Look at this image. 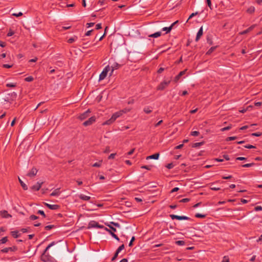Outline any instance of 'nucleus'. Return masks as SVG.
I'll return each mask as SVG.
<instances>
[{
  "label": "nucleus",
  "mask_w": 262,
  "mask_h": 262,
  "mask_svg": "<svg viewBox=\"0 0 262 262\" xmlns=\"http://www.w3.org/2000/svg\"><path fill=\"white\" fill-rule=\"evenodd\" d=\"M123 114V111H118L114 113L112 117L108 120L103 123V125H110L113 123L118 118Z\"/></svg>",
  "instance_id": "nucleus-1"
},
{
  "label": "nucleus",
  "mask_w": 262,
  "mask_h": 262,
  "mask_svg": "<svg viewBox=\"0 0 262 262\" xmlns=\"http://www.w3.org/2000/svg\"><path fill=\"white\" fill-rule=\"evenodd\" d=\"M130 60L132 62H136L138 60H139L140 58L139 57V53L135 50L131 51L130 52H129Z\"/></svg>",
  "instance_id": "nucleus-2"
},
{
  "label": "nucleus",
  "mask_w": 262,
  "mask_h": 262,
  "mask_svg": "<svg viewBox=\"0 0 262 262\" xmlns=\"http://www.w3.org/2000/svg\"><path fill=\"white\" fill-rule=\"evenodd\" d=\"M111 70V68L110 66H107L105 67V68L103 69L101 73L99 75V80H103L107 76V73L108 71H110Z\"/></svg>",
  "instance_id": "nucleus-3"
},
{
  "label": "nucleus",
  "mask_w": 262,
  "mask_h": 262,
  "mask_svg": "<svg viewBox=\"0 0 262 262\" xmlns=\"http://www.w3.org/2000/svg\"><path fill=\"white\" fill-rule=\"evenodd\" d=\"M170 217L172 220L177 219L178 220H191L190 217L186 216H180L178 215L170 214Z\"/></svg>",
  "instance_id": "nucleus-4"
},
{
  "label": "nucleus",
  "mask_w": 262,
  "mask_h": 262,
  "mask_svg": "<svg viewBox=\"0 0 262 262\" xmlns=\"http://www.w3.org/2000/svg\"><path fill=\"white\" fill-rule=\"evenodd\" d=\"M170 80H167V81H163L162 82L160 83V84L158 85L157 89L158 90H164L170 83Z\"/></svg>",
  "instance_id": "nucleus-5"
},
{
  "label": "nucleus",
  "mask_w": 262,
  "mask_h": 262,
  "mask_svg": "<svg viewBox=\"0 0 262 262\" xmlns=\"http://www.w3.org/2000/svg\"><path fill=\"white\" fill-rule=\"evenodd\" d=\"M110 64H111V66L110 67L111 69L110 75L111 76L113 75V73L114 71L115 70H117V69H119L121 67V65L116 62H113L112 63L111 61H110Z\"/></svg>",
  "instance_id": "nucleus-6"
},
{
  "label": "nucleus",
  "mask_w": 262,
  "mask_h": 262,
  "mask_svg": "<svg viewBox=\"0 0 262 262\" xmlns=\"http://www.w3.org/2000/svg\"><path fill=\"white\" fill-rule=\"evenodd\" d=\"M96 121V117L95 116H92L90 117L88 120L84 121L83 123V125L85 126H87L92 124Z\"/></svg>",
  "instance_id": "nucleus-7"
},
{
  "label": "nucleus",
  "mask_w": 262,
  "mask_h": 262,
  "mask_svg": "<svg viewBox=\"0 0 262 262\" xmlns=\"http://www.w3.org/2000/svg\"><path fill=\"white\" fill-rule=\"evenodd\" d=\"M89 226L90 227L97 228H100V229L104 228L105 229V228L103 225H101L99 224L97 222H96L95 221L91 222L89 224Z\"/></svg>",
  "instance_id": "nucleus-8"
},
{
  "label": "nucleus",
  "mask_w": 262,
  "mask_h": 262,
  "mask_svg": "<svg viewBox=\"0 0 262 262\" xmlns=\"http://www.w3.org/2000/svg\"><path fill=\"white\" fill-rule=\"evenodd\" d=\"M90 110H88L84 112L83 113L80 114L79 116V118L82 120L87 118L89 116V114L90 113Z\"/></svg>",
  "instance_id": "nucleus-9"
},
{
  "label": "nucleus",
  "mask_w": 262,
  "mask_h": 262,
  "mask_svg": "<svg viewBox=\"0 0 262 262\" xmlns=\"http://www.w3.org/2000/svg\"><path fill=\"white\" fill-rule=\"evenodd\" d=\"M256 26L257 25L256 24L253 25L251 26L250 27H249L247 29H246L242 32H241L239 34L241 35H244L246 33H248L249 32L251 31L253 29H254L256 27Z\"/></svg>",
  "instance_id": "nucleus-10"
},
{
  "label": "nucleus",
  "mask_w": 262,
  "mask_h": 262,
  "mask_svg": "<svg viewBox=\"0 0 262 262\" xmlns=\"http://www.w3.org/2000/svg\"><path fill=\"white\" fill-rule=\"evenodd\" d=\"M42 184V182H37L36 183V184H35V185H33L31 187V189L33 190H35V191L39 190Z\"/></svg>",
  "instance_id": "nucleus-11"
},
{
  "label": "nucleus",
  "mask_w": 262,
  "mask_h": 262,
  "mask_svg": "<svg viewBox=\"0 0 262 262\" xmlns=\"http://www.w3.org/2000/svg\"><path fill=\"white\" fill-rule=\"evenodd\" d=\"M79 46L81 47L83 49L91 47L89 42H84L83 41L80 42Z\"/></svg>",
  "instance_id": "nucleus-12"
},
{
  "label": "nucleus",
  "mask_w": 262,
  "mask_h": 262,
  "mask_svg": "<svg viewBox=\"0 0 262 262\" xmlns=\"http://www.w3.org/2000/svg\"><path fill=\"white\" fill-rule=\"evenodd\" d=\"M203 33V27H201L197 33L195 40L198 41Z\"/></svg>",
  "instance_id": "nucleus-13"
},
{
  "label": "nucleus",
  "mask_w": 262,
  "mask_h": 262,
  "mask_svg": "<svg viewBox=\"0 0 262 262\" xmlns=\"http://www.w3.org/2000/svg\"><path fill=\"white\" fill-rule=\"evenodd\" d=\"M37 172V170L35 168H33L31 171L28 173L27 176L30 177L35 176Z\"/></svg>",
  "instance_id": "nucleus-14"
},
{
  "label": "nucleus",
  "mask_w": 262,
  "mask_h": 262,
  "mask_svg": "<svg viewBox=\"0 0 262 262\" xmlns=\"http://www.w3.org/2000/svg\"><path fill=\"white\" fill-rule=\"evenodd\" d=\"M50 256L47 255L46 253H43L41 257V259L45 262H47L50 260Z\"/></svg>",
  "instance_id": "nucleus-15"
},
{
  "label": "nucleus",
  "mask_w": 262,
  "mask_h": 262,
  "mask_svg": "<svg viewBox=\"0 0 262 262\" xmlns=\"http://www.w3.org/2000/svg\"><path fill=\"white\" fill-rule=\"evenodd\" d=\"M0 214L3 217L8 218L11 216L10 214H9L8 212L6 210H3L0 211Z\"/></svg>",
  "instance_id": "nucleus-16"
},
{
  "label": "nucleus",
  "mask_w": 262,
  "mask_h": 262,
  "mask_svg": "<svg viewBox=\"0 0 262 262\" xmlns=\"http://www.w3.org/2000/svg\"><path fill=\"white\" fill-rule=\"evenodd\" d=\"M105 230L107 231L110 234H111V235L114 238H115L116 240L117 241H119V237H118V236L115 234L113 232H112L111 230H109L108 228H105Z\"/></svg>",
  "instance_id": "nucleus-17"
},
{
  "label": "nucleus",
  "mask_w": 262,
  "mask_h": 262,
  "mask_svg": "<svg viewBox=\"0 0 262 262\" xmlns=\"http://www.w3.org/2000/svg\"><path fill=\"white\" fill-rule=\"evenodd\" d=\"M159 157V154L156 153L151 156H148L146 158V159H155L157 160Z\"/></svg>",
  "instance_id": "nucleus-18"
},
{
  "label": "nucleus",
  "mask_w": 262,
  "mask_h": 262,
  "mask_svg": "<svg viewBox=\"0 0 262 262\" xmlns=\"http://www.w3.org/2000/svg\"><path fill=\"white\" fill-rule=\"evenodd\" d=\"M60 193V189L57 188L55 189L51 194V196H58Z\"/></svg>",
  "instance_id": "nucleus-19"
},
{
  "label": "nucleus",
  "mask_w": 262,
  "mask_h": 262,
  "mask_svg": "<svg viewBox=\"0 0 262 262\" xmlns=\"http://www.w3.org/2000/svg\"><path fill=\"white\" fill-rule=\"evenodd\" d=\"M79 198L80 199H81L82 200H84V201H89L91 199L90 196L85 195L83 194H80V195H79Z\"/></svg>",
  "instance_id": "nucleus-20"
},
{
  "label": "nucleus",
  "mask_w": 262,
  "mask_h": 262,
  "mask_svg": "<svg viewBox=\"0 0 262 262\" xmlns=\"http://www.w3.org/2000/svg\"><path fill=\"white\" fill-rule=\"evenodd\" d=\"M162 34V33L160 31H159V32H157L154 34H151L150 35H148V37H154V38H157V37H158L159 36H160Z\"/></svg>",
  "instance_id": "nucleus-21"
},
{
  "label": "nucleus",
  "mask_w": 262,
  "mask_h": 262,
  "mask_svg": "<svg viewBox=\"0 0 262 262\" xmlns=\"http://www.w3.org/2000/svg\"><path fill=\"white\" fill-rule=\"evenodd\" d=\"M78 40V37L76 36H74L73 37H72L68 39L67 42L70 43H72L75 41H76Z\"/></svg>",
  "instance_id": "nucleus-22"
},
{
  "label": "nucleus",
  "mask_w": 262,
  "mask_h": 262,
  "mask_svg": "<svg viewBox=\"0 0 262 262\" xmlns=\"http://www.w3.org/2000/svg\"><path fill=\"white\" fill-rule=\"evenodd\" d=\"M11 234L12 236L14 238H15L18 237L20 236V234L18 233V231H11Z\"/></svg>",
  "instance_id": "nucleus-23"
},
{
  "label": "nucleus",
  "mask_w": 262,
  "mask_h": 262,
  "mask_svg": "<svg viewBox=\"0 0 262 262\" xmlns=\"http://www.w3.org/2000/svg\"><path fill=\"white\" fill-rule=\"evenodd\" d=\"M59 208V206L58 205H56V204H54V205L50 204V207H49V209H50L51 210H57Z\"/></svg>",
  "instance_id": "nucleus-24"
},
{
  "label": "nucleus",
  "mask_w": 262,
  "mask_h": 262,
  "mask_svg": "<svg viewBox=\"0 0 262 262\" xmlns=\"http://www.w3.org/2000/svg\"><path fill=\"white\" fill-rule=\"evenodd\" d=\"M18 180H19V182L21 186H22L23 188L25 190H27L28 189L27 186L23 182V181L19 178H18Z\"/></svg>",
  "instance_id": "nucleus-25"
},
{
  "label": "nucleus",
  "mask_w": 262,
  "mask_h": 262,
  "mask_svg": "<svg viewBox=\"0 0 262 262\" xmlns=\"http://www.w3.org/2000/svg\"><path fill=\"white\" fill-rule=\"evenodd\" d=\"M172 29V26H170L169 27H164L162 28V30L163 31H166V33H168L170 32Z\"/></svg>",
  "instance_id": "nucleus-26"
},
{
  "label": "nucleus",
  "mask_w": 262,
  "mask_h": 262,
  "mask_svg": "<svg viewBox=\"0 0 262 262\" xmlns=\"http://www.w3.org/2000/svg\"><path fill=\"white\" fill-rule=\"evenodd\" d=\"M144 112L146 114H149L152 112V109L149 106L145 107L144 108Z\"/></svg>",
  "instance_id": "nucleus-27"
},
{
  "label": "nucleus",
  "mask_w": 262,
  "mask_h": 262,
  "mask_svg": "<svg viewBox=\"0 0 262 262\" xmlns=\"http://www.w3.org/2000/svg\"><path fill=\"white\" fill-rule=\"evenodd\" d=\"M186 70L181 71L180 73L176 77V80H178L179 78L185 73Z\"/></svg>",
  "instance_id": "nucleus-28"
},
{
  "label": "nucleus",
  "mask_w": 262,
  "mask_h": 262,
  "mask_svg": "<svg viewBox=\"0 0 262 262\" xmlns=\"http://www.w3.org/2000/svg\"><path fill=\"white\" fill-rule=\"evenodd\" d=\"M55 245V242H52V243H51L46 248V249L44 251V252L43 253H46V252L51 247H52L53 246H54Z\"/></svg>",
  "instance_id": "nucleus-29"
},
{
  "label": "nucleus",
  "mask_w": 262,
  "mask_h": 262,
  "mask_svg": "<svg viewBox=\"0 0 262 262\" xmlns=\"http://www.w3.org/2000/svg\"><path fill=\"white\" fill-rule=\"evenodd\" d=\"M102 162V160H100L98 162L95 163L94 164H93V167H99L101 165V163Z\"/></svg>",
  "instance_id": "nucleus-30"
},
{
  "label": "nucleus",
  "mask_w": 262,
  "mask_h": 262,
  "mask_svg": "<svg viewBox=\"0 0 262 262\" xmlns=\"http://www.w3.org/2000/svg\"><path fill=\"white\" fill-rule=\"evenodd\" d=\"M254 11L255 8L253 6H251L247 9V12L249 13H252Z\"/></svg>",
  "instance_id": "nucleus-31"
},
{
  "label": "nucleus",
  "mask_w": 262,
  "mask_h": 262,
  "mask_svg": "<svg viewBox=\"0 0 262 262\" xmlns=\"http://www.w3.org/2000/svg\"><path fill=\"white\" fill-rule=\"evenodd\" d=\"M12 247L5 248L1 250V252L3 253H8L10 250H11Z\"/></svg>",
  "instance_id": "nucleus-32"
},
{
  "label": "nucleus",
  "mask_w": 262,
  "mask_h": 262,
  "mask_svg": "<svg viewBox=\"0 0 262 262\" xmlns=\"http://www.w3.org/2000/svg\"><path fill=\"white\" fill-rule=\"evenodd\" d=\"M203 144V142H196L193 144L192 147H199L201 145Z\"/></svg>",
  "instance_id": "nucleus-33"
},
{
  "label": "nucleus",
  "mask_w": 262,
  "mask_h": 262,
  "mask_svg": "<svg viewBox=\"0 0 262 262\" xmlns=\"http://www.w3.org/2000/svg\"><path fill=\"white\" fill-rule=\"evenodd\" d=\"M8 241L7 237H4L0 240V244H4Z\"/></svg>",
  "instance_id": "nucleus-34"
},
{
  "label": "nucleus",
  "mask_w": 262,
  "mask_h": 262,
  "mask_svg": "<svg viewBox=\"0 0 262 262\" xmlns=\"http://www.w3.org/2000/svg\"><path fill=\"white\" fill-rule=\"evenodd\" d=\"M124 248V245L122 244V245L120 246L117 249L116 252L118 253H120L123 249Z\"/></svg>",
  "instance_id": "nucleus-35"
},
{
  "label": "nucleus",
  "mask_w": 262,
  "mask_h": 262,
  "mask_svg": "<svg viewBox=\"0 0 262 262\" xmlns=\"http://www.w3.org/2000/svg\"><path fill=\"white\" fill-rule=\"evenodd\" d=\"M176 244L179 246H184L185 245V242L183 241H177L176 242Z\"/></svg>",
  "instance_id": "nucleus-36"
},
{
  "label": "nucleus",
  "mask_w": 262,
  "mask_h": 262,
  "mask_svg": "<svg viewBox=\"0 0 262 262\" xmlns=\"http://www.w3.org/2000/svg\"><path fill=\"white\" fill-rule=\"evenodd\" d=\"M195 216L198 218H204L206 216V215L201 213H196L195 214Z\"/></svg>",
  "instance_id": "nucleus-37"
},
{
  "label": "nucleus",
  "mask_w": 262,
  "mask_h": 262,
  "mask_svg": "<svg viewBox=\"0 0 262 262\" xmlns=\"http://www.w3.org/2000/svg\"><path fill=\"white\" fill-rule=\"evenodd\" d=\"M254 165V163H248V164H245L244 165H243L242 167H251V166H253Z\"/></svg>",
  "instance_id": "nucleus-38"
},
{
  "label": "nucleus",
  "mask_w": 262,
  "mask_h": 262,
  "mask_svg": "<svg viewBox=\"0 0 262 262\" xmlns=\"http://www.w3.org/2000/svg\"><path fill=\"white\" fill-rule=\"evenodd\" d=\"M55 227V226L53 225H48V226H46L45 228L46 230H50L53 228Z\"/></svg>",
  "instance_id": "nucleus-39"
},
{
  "label": "nucleus",
  "mask_w": 262,
  "mask_h": 262,
  "mask_svg": "<svg viewBox=\"0 0 262 262\" xmlns=\"http://www.w3.org/2000/svg\"><path fill=\"white\" fill-rule=\"evenodd\" d=\"M25 80L27 82H31L33 80V78L32 76H29V77H26L25 79Z\"/></svg>",
  "instance_id": "nucleus-40"
},
{
  "label": "nucleus",
  "mask_w": 262,
  "mask_h": 262,
  "mask_svg": "<svg viewBox=\"0 0 262 262\" xmlns=\"http://www.w3.org/2000/svg\"><path fill=\"white\" fill-rule=\"evenodd\" d=\"M231 128V126H228L227 127H225L222 128L221 129V130L222 132H224V131H226V130H229Z\"/></svg>",
  "instance_id": "nucleus-41"
},
{
  "label": "nucleus",
  "mask_w": 262,
  "mask_h": 262,
  "mask_svg": "<svg viewBox=\"0 0 262 262\" xmlns=\"http://www.w3.org/2000/svg\"><path fill=\"white\" fill-rule=\"evenodd\" d=\"M244 147L246 148L251 149V148H255L256 147L255 146H253L252 145H246L244 146Z\"/></svg>",
  "instance_id": "nucleus-42"
},
{
  "label": "nucleus",
  "mask_w": 262,
  "mask_h": 262,
  "mask_svg": "<svg viewBox=\"0 0 262 262\" xmlns=\"http://www.w3.org/2000/svg\"><path fill=\"white\" fill-rule=\"evenodd\" d=\"M37 213L42 215L43 217H46V214L43 210H39Z\"/></svg>",
  "instance_id": "nucleus-43"
},
{
  "label": "nucleus",
  "mask_w": 262,
  "mask_h": 262,
  "mask_svg": "<svg viewBox=\"0 0 262 262\" xmlns=\"http://www.w3.org/2000/svg\"><path fill=\"white\" fill-rule=\"evenodd\" d=\"M191 135L193 136H198L199 135V132L198 131H193L191 133Z\"/></svg>",
  "instance_id": "nucleus-44"
},
{
  "label": "nucleus",
  "mask_w": 262,
  "mask_h": 262,
  "mask_svg": "<svg viewBox=\"0 0 262 262\" xmlns=\"http://www.w3.org/2000/svg\"><path fill=\"white\" fill-rule=\"evenodd\" d=\"M38 219V217L36 215H31L30 216V219L31 220H37Z\"/></svg>",
  "instance_id": "nucleus-45"
},
{
  "label": "nucleus",
  "mask_w": 262,
  "mask_h": 262,
  "mask_svg": "<svg viewBox=\"0 0 262 262\" xmlns=\"http://www.w3.org/2000/svg\"><path fill=\"white\" fill-rule=\"evenodd\" d=\"M190 201V199H188V198H185V199H183L182 200H181L180 201V202L181 203H186V202H188Z\"/></svg>",
  "instance_id": "nucleus-46"
},
{
  "label": "nucleus",
  "mask_w": 262,
  "mask_h": 262,
  "mask_svg": "<svg viewBox=\"0 0 262 262\" xmlns=\"http://www.w3.org/2000/svg\"><path fill=\"white\" fill-rule=\"evenodd\" d=\"M254 210L256 211H261L262 210V207L260 206H257L255 207Z\"/></svg>",
  "instance_id": "nucleus-47"
},
{
  "label": "nucleus",
  "mask_w": 262,
  "mask_h": 262,
  "mask_svg": "<svg viewBox=\"0 0 262 262\" xmlns=\"http://www.w3.org/2000/svg\"><path fill=\"white\" fill-rule=\"evenodd\" d=\"M6 86L7 87H9V88H14L15 86V84L13 83H7L6 84Z\"/></svg>",
  "instance_id": "nucleus-48"
},
{
  "label": "nucleus",
  "mask_w": 262,
  "mask_h": 262,
  "mask_svg": "<svg viewBox=\"0 0 262 262\" xmlns=\"http://www.w3.org/2000/svg\"><path fill=\"white\" fill-rule=\"evenodd\" d=\"M206 3L208 5V6L210 8V9H212V5H211V0H206Z\"/></svg>",
  "instance_id": "nucleus-49"
},
{
  "label": "nucleus",
  "mask_w": 262,
  "mask_h": 262,
  "mask_svg": "<svg viewBox=\"0 0 262 262\" xmlns=\"http://www.w3.org/2000/svg\"><path fill=\"white\" fill-rule=\"evenodd\" d=\"M222 262H229V258L227 256H224Z\"/></svg>",
  "instance_id": "nucleus-50"
},
{
  "label": "nucleus",
  "mask_w": 262,
  "mask_h": 262,
  "mask_svg": "<svg viewBox=\"0 0 262 262\" xmlns=\"http://www.w3.org/2000/svg\"><path fill=\"white\" fill-rule=\"evenodd\" d=\"M107 226L109 227V228H110V230H111L112 232H113L114 233L116 231V228H114L113 227H112V226H111L110 225H107Z\"/></svg>",
  "instance_id": "nucleus-51"
},
{
  "label": "nucleus",
  "mask_w": 262,
  "mask_h": 262,
  "mask_svg": "<svg viewBox=\"0 0 262 262\" xmlns=\"http://www.w3.org/2000/svg\"><path fill=\"white\" fill-rule=\"evenodd\" d=\"M236 137H229L226 139L227 141H232L236 139Z\"/></svg>",
  "instance_id": "nucleus-52"
},
{
  "label": "nucleus",
  "mask_w": 262,
  "mask_h": 262,
  "mask_svg": "<svg viewBox=\"0 0 262 262\" xmlns=\"http://www.w3.org/2000/svg\"><path fill=\"white\" fill-rule=\"evenodd\" d=\"M211 189L212 190H219L220 189V188L219 187H215V186H213V185H211Z\"/></svg>",
  "instance_id": "nucleus-53"
},
{
  "label": "nucleus",
  "mask_w": 262,
  "mask_h": 262,
  "mask_svg": "<svg viewBox=\"0 0 262 262\" xmlns=\"http://www.w3.org/2000/svg\"><path fill=\"white\" fill-rule=\"evenodd\" d=\"M12 15L15 16L16 17H18L23 15V13L21 12H19L18 13H13L12 14Z\"/></svg>",
  "instance_id": "nucleus-54"
},
{
  "label": "nucleus",
  "mask_w": 262,
  "mask_h": 262,
  "mask_svg": "<svg viewBox=\"0 0 262 262\" xmlns=\"http://www.w3.org/2000/svg\"><path fill=\"white\" fill-rule=\"evenodd\" d=\"M261 134L260 133H252L251 134V135L252 136H255V137H259L260 136H261Z\"/></svg>",
  "instance_id": "nucleus-55"
},
{
  "label": "nucleus",
  "mask_w": 262,
  "mask_h": 262,
  "mask_svg": "<svg viewBox=\"0 0 262 262\" xmlns=\"http://www.w3.org/2000/svg\"><path fill=\"white\" fill-rule=\"evenodd\" d=\"M166 167L168 169H171L173 167V165L172 163H169L166 165Z\"/></svg>",
  "instance_id": "nucleus-56"
},
{
  "label": "nucleus",
  "mask_w": 262,
  "mask_h": 262,
  "mask_svg": "<svg viewBox=\"0 0 262 262\" xmlns=\"http://www.w3.org/2000/svg\"><path fill=\"white\" fill-rule=\"evenodd\" d=\"M247 159L246 158L243 157H239L236 158V160H239V161H243V160H246Z\"/></svg>",
  "instance_id": "nucleus-57"
},
{
  "label": "nucleus",
  "mask_w": 262,
  "mask_h": 262,
  "mask_svg": "<svg viewBox=\"0 0 262 262\" xmlns=\"http://www.w3.org/2000/svg\"><path fill=\"white\" fill-rule=\"evenodd\" d=\"M198 14V12H195V13H192L189 17V18H188V19L187 20V22L188 21L189 19H190V18H191L192 17H193L194 16L197 15Z\"/></svg>",
  "instance_id": "nucleus-58"
},
{
  "label": "nucleus",
  "mask_w": 262,
  "mask_h": 262,
  "mask_svg": "<svg viewBox=\"0 0 262 262\" xmlns=\"http://www.w3.org/2000/svg\"><path fill=\"white\" fill-rule=\"evenodd\" d=\"M0 47L4 48L6 47V42L4 41H0Z\"/></svg>",
  "instance_id": "nucleus-59"
},
{
  "label": "nucleus",
  "mask_w": 262,
  "mask_h": 262,
  "mask_svg": "<svg viewBox=\"0 0 262 262\" xmlns=\"http://www.w3.org/2000/svg\"><path fill=\"white\" fill-rule=\"evenodd\" d=\"M116 154L115 153H114V154H111L109 157H108V159H113L115 158V156H116Z\"/></svg>",
  "instance_id": "nucleus-60"
},
{
  "label": "nucleus",
  "mask_w": 262,
  "mask_h": 262,
  "mask_svg": "<svg viewBox=\"0 0 262 262\" xmlns=\"http://www.w3.org/2000/svg\"><path fill=\"white\" fill-rule=\"evenodd\" d=\"M12 67V65H10L8 64H4L3 65V67L5 68H10Z\"/></svg>",
  "instance_id": "nucleus-61"
},
{
  "label": "nucleus",
  "mask_w": 262,
  "mask_h": 262,
  "mask_svg": "<svg viewBox=\"0 0 262 262\" xmlns=\"http://www.w3.org/2000/svg\"><path fill=\"white\" fill-rule=\"evenodd\" d=\"M135 239V237H134V236H133V237H132V239H131V240H130V242H129V247L132 246V245H133V242L134 241Z\"/></svg>",
  "instance_id": "nucleus-62"
},
{
  "label": "nucleus",
  "mask_w": 262,
  "mask_h": 262,
  "mask_svg": "<svg viewBox=\"0 0 262 262\" xmlns=\"http://www.w3.org/2000/svg\"><path fill=\"white\" fill-rule=\"evenodd\" d=\"M94 23H89L86 24V26L88 28L93 27L94 25Z\"/></svg>",
  "instance_id": "nucleus-63"
},
{
  "label": "nucleus",
  "mask_w": 262,
  "mask_h": 262,
  "mask_svg": "<svg viewBox=\"0 0 262 262\" xmlns=\"http://www.w3.org/2000/svg\"><path fill=\"white\" fill-rule=\"evenodd\" d=\"M101 24H98L96 25V29L99 30L101 29Z\"/></svg>",
  "instance_id": "nucleus-64"
}]
</instances>
